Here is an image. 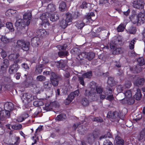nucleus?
I'll list each match as a JSON object with an SVG mask.
<instances>
[{
	"label": "nucleus",
	"mask_w": 145,
	"mask_h": 145,
	"mask_svg": "<svg viewBox=\"0 0 145 145\" xmlns=\"http://www.w3.org/2000/svg\"><path fill=\"white\" fill-rule=\"evenodd\" d=\"M61 75H57L55 73H52L51 77L50 78V81L54 86L56 87L57 86L59 80L61 79Z\"/></svg>",
	"instance_id": "nucleus-1"
},
{
	"label": "nucleus",
	"mask_w": 145,
	"mask_h": 145,
	"mask_svg": "<svg viewBox=\"0 0 145 145\" xmlns=\"http://www.w3.org/2000/svg\"><path fill=\"white\" fill-rule=\"evenodd\" d=\"M36 97L32 96V95L28 93L23 94L21 97V99L23 103H26V101L29 103L35 99Z\"/></svg>",
	"instance_id": "nucleus-2"
},
{
	"label": "nucleus",
	"mask_w": 145,
	"mask_h": 145,
	"mask_svg": "<svg viewBox=\"0 0 145 145\" xmlns=\"http://www.w3.org/2000/svg\"><path fill=\"white\" fill-rule=\"evenodd\" d=\"M119 95L121 96V97H120V102L123 104H125V102H124L125 100V97L126 98L131 97L132 96L131 92L130 90H127L124 91L123 93H120Z\"/></svg>",
	"instance_id": "nucleus-3"
},
{
	"label": "nucleus",
	"mask_w": 145,
	"mask_h": 145,
	"mask_svg": "<svg viewBox=\"0 0 145 145\" xmlns=\"http://www.w3.org/2000/svg\"><path fill=\"white\" fill-rule=\"evenodd\" d=\"M110 48L112 50L113 53L114 54H121L123 52L124 49L123 48H118L117 45L114 44L113 42L110 44Z\"/></svg>",
	"instance_id": "nucleus-4"
},
{
	"label": "nucleus",
	"mask_w": 145,
	"mask_h": 145,
	"mask_svg": "<svg viewBox=\"0 0 145 145\" xmlns=\"http://www.w3.org/2000/svg\"><path fill=\"white\" fill-rule=\"evenodd\" d=\"M19 56L18 53L12 54L8 56V58L10 60L13 61L14 63L21 62L22 58L19 57Z\"/></svg>",
	"instance_id": "nucleus-5"
},
{
	"label": "nucleus",
	"mask_w": 145,
	"mask_h": 145,
	"mask_svg": "<svg viewBox=\"0 0 145 145\" xmlns=\"http://www.w3.org/2000/svg\"><path fill=\"white\" fill-rule=\"evenodd\" d=\"M25 25L24 21L22 19H19L15 23V27L18 31H20L24 29V25Z\"/></svg>",
	"instance_id": "nucleus-6"
},
{
	"label": "nucleus",
	"mask_w": 145,
	"mask_h": 145,
	"mask_svg": "<svg viewBox=\"0 0 145 145\" xmlns=\"http://www.w3.org/2000/svg\"><path fill=\"white\" fill-rule=\"evenodd\" d=\"M144 3L142 0H137L133 3V7L136 8L142 9L144 8Z\"/></svg>",
	"instance_id": "nucleus-7"
},
{
	"label": "nucleus",
	"mask_w": 145,
	"mask_h": 145,
	"mask_svg": "<svg viewBox=\"0 0 145 145\" xmlns=\"http://www.w3.org/2000/svg\"><path fill=\"white\" fill-rule=\"evenodd\" d=\"M58 107V104L56 102H54L51 103L50 104L49 103L46 104L45 107H44L43 108L44 110L48 111L51 110L53 108H57Z\"/></svg>",
	"instance_id": "nucleus-8"
},
{
	"label": "nucleus",
	"mask_w": 145,
	"mask_h": 145,
	"mask_svg": "<svg viewBox=\"0 0 145 145\" xmlns=\"http://www.w3.org/2000/svg\"><path fill=\"white\" fill-rule=\"evenodd\" d=\"M80 124V123L75 124L74 125L73 128L74 130H76V128L78 127V131L79 133L81 135H84L86 133V128L85 127H84V128H83L82 125L78 126Z\"/></svg>",
	"instance_id": "nucleus-9"
},
{
	"label": "nucleus",
	"mask_w": 145,
	"mask_h": 145,
	"mask_svg": "<svg viewBox=\"0 0 145 145\" xmlns=\"http://www.w3.org/2000/svg\"><path fill=\"white\" fill-rule=\"evenodd\" d=\"M0 110V120L1 121L6 120L7 118H10V114L9 113L6 111Z\"/></svg>",
	"instance_id": "nucleus-10"
},
{
	"label": "nucleus",
	"mask_w": 145,
	"mask_h": 145,
	"mask_svg": "<svg viewBox=\"0 0 145 145\" xmlns=\"http://www.w3.org/2000/svg\"><path fill=\"white\" fill-rule=\"evenodd\" d=\"M107 117L112 119H116L118 121H119L120 116L119 113L117 111L114 112H109L108 113Z\"/></svg>",
	"instance_id": "nucleus-11"
},
{
	"label": "nucleus",
	"mask_w": 145,
	"mask_h": 145,
	"mask_svg": "<svg viewBox=\"0 0 145 145\" xmlns=\"http://www.w3.org/2000/svg\"><path fill=\"white\" fill-rule=\"evenodd\" d=\"M32 15L31 13L29 12L23 15V20L25 23V25L28 26L30 24V20L31 18Z\"/></svg>",
	"instance_id": "nucleus-12"
},
{
	"label": "nucleus",
	"mask_w": 145,
	"mask_h": 145,
	"mask_svg": "<svg viewBox=\"0 0 145 145\" xmlns=\"http://www.w3.org/2000/svg\"><path fill=\"white\" fill-rule=\"evenodd\" d=\"M48 33L44 29H40L37 31L35 35L38 37L43 38L46 37L48 35Z\"/></svg>",
	"instance_id": "nucleus-13"
},
{
	"label": "nucleus",
	"mask_w": 145,
	"mask_h": 145,
	"mask_svg": "<svg viewBox=\"0 0 145 145\" xmlns=\"http://www.w3.org/2000/svg\"><path fill=\"white\" fill-rule=\"evenodd\" d=\"M18 63H14L9 67V72L12 74L16 72L19 68V67Z\"/></svg>",
	"instance_id": "nucleus-14"
},
{
	"label": "nucleus",
	"mask_w": 145,
	"mask_h": 145,
	"mask_svg": "<svg viewBox=\"0 0 145 145\" xmlns=\"http://www.w3.org/2000/svg\"><path fill=\"white\" fill-rule=\"evenodd\" d=\"M4 110L3 111H6L10 113L9 111L12 110L14 108L13 104L10 102L5 103L4 105ZM10 114V113H9Z\"/></svg>",
	"instance_id": "nucleus-15"
},
{
	"label": "nucleus",
	"mask_w": 145,
	"mask_h": 145,
	"mask_svg": "<svg viewBox=\"0 0 145 145\" xmlns=\"http://www.w3.org/2000/svg\"><path fill=\"white\" fill-rule=\"evenodd\" d=\"M40 43V40L39 37H35L31 40V45L33 47H37Z\"/></svg>",
	"instance_id": "nucleus-16"
},
{
	"label": "nucleus",
	"mask_w": 145,
	"mask_h": 145,
	"mask_svg": "<svg viewBox=\"0 0 145 145\" xmlns=\"http://www.w3.org/2000/svg\"><path fill=\"white\" fill-rule=\"evenodd\" d=\"M136 12L135 11H133V14L129 18L131 21L134 24H135L137 23H139V20H138V14H136Z\"/></svg>",
	"instance_id": "nucleus-17"
},
{
	"label": "nucleus",
	"mask_w": 145,
	"mask_h": 145,
	"mask_svg": "<svg viewBox=\"0 0 145 145\" xmlns=\"http://www.w3.org/2000/svg\"><path fill=\"white\" fill-rule=\"evenodd\" d=\"M138 15L139 24H143L145 22V12H140L138 14Z\"/></svg>",
	"instance_id": "nucleus-18"
},
{
	"label": "nucleus",
	"mask_w": 145,
	"mask_h": 145,
	"mask_svg": "<svg viewBox=\"0 0 145 145\" xmlns=\"http://www.w3.org/2000/svg\"><path fill=\"white\" fill-rule=\"evenodd\" d=\"M103 31H107V29L106 27H101L97 28L95 30V33L94 32L92 33V34L94 37H99V35L97 34Z\"/></svg>",
	"instance_id": "nucleus-19"
},
{
	"label": "nucleus",
	"mask_w": 145,
	"mask_h": 145,
	"mask_svg": "<svg viewBox=\"0 0 145 145\" xmlns=\"http://www.w3.org/2000/svg\"><path fill=\"white\" fill-rule=\"evenodd\" d=\"M9 65V60L7 59H4L1 64V69L4 71L6 70Z\"/></svg>",
	"instance_id": "nucleus-20"
},
{
	"label": "nucleus",
	"mask_w": 145,
	"mask_h": 145,
	"mask_svg": "<svg viewBox=\"0 0 145 145\" xmlns=\"http://www.w3.org/2000/svg\"><path fill=\"white\" fill-rule=\"evenodd\" d=\"M55 65L58 68L62 69H64L66 66V65L64 61L62 60L57 62H55Z\"/></svg>",
	"instance_id": "nucleus-21"
},
{
	"label": "nucleus",
	"mask_w": 145,
	"mask_h": 145,
	"mask_svg": "<svg viewBox=\"0 0 145 145\" xmlns=\"http://www.w3.org/2000/svg\"><path fill=\"white\" fill-rule=\"evenodd\" d=\"M49 17L50 18V20L52 22L55 21L59 19V15L56 13L49 14Z\"/></svg>",
	"instance_id": "nucleus-22"
},
{
	"label": "nucleus",
	"mask_w": 145,
	"mask_h": 145,
	"mask_svg": "<svg viewBox=\"0 0 145 145\" xmlns=\"http://www.w3.org/2000/svg\"><path fill=\"white\" fill-rule=\"evenodd\" d=\"M130 69L134 73L139 72L142 70V67L138 65L134 66L132 67H131Z\"/></svg>",
	"instance_id": "nucleus-23"
},
{
	"label": "nucleus",
	"mask_w": 145,
	"mask_h": 145,
	"mask_svg": "<svg viewBox=\"0 0 145 145\" xmlns=\"http://www.w3.org/2000/svg\"><path fill=\"white\" fill-rule=\"evenodd\" d=\"M107 84L110 86L112 87L116 85L117 82L115 81L113 77H109L108 78Z\"/></svg>",
	"instance_id": "nucleus-24"
},
{
	"label": "nucleus",
	"mask_w": 145,
	"mask_h": 145,
	"mask_svg": "<svg viewBox=\"0 0 145 145\" xmlns=\"http://www.w3.org/2000/svg\"><path fill=\"white\" fill-rule=\"evenodd\" d=\"M137 92L134 96V98L137 100H140L142 98V94L140 90L139 89L136 88Z\"/></svg>",
	"instance_id": "nucleus-25"
},
{
	"label": "nucleus",
	"mask_w": 145,
	"mask_h": 145,
	"mask_svg": "<svg viewBox=\"0 0 145 145\" xmlns=\"http://www.w3.org/2000/svg\"><path fill=\"white\" fill-rule=\"evenodd\" d=\"M110 4L108 0H100L98 3L99 5L100 6H105V7L109 6Z\"/></svg>",
	"instance_id": "nucleus-26"
},
{
	"label": "nucleus",
	"mask_w": 145,
	"mask_h": 145,
	"mask_svg": "<svg viewBox=\"0 0 145 145\" xmlns=\"http://www.w3.org/2000/svg\"><path fill=\"white\" fill-rule=\"evenodd\" d=\"M116 143L119 145H123L124 143V140L120 137L117 136L115 137Z\"/></svg>",
	"instance_id": "nucleus-27"
},
{
	"label": "nucleus",
	"mask_w": 145,
	"mask_h": 145,
	"mask_svg": "<svg viewBox=\"0 0 145 145\" xmlns=\"http://www.w3.org/2000/svg\"><path fill=\"white\" fill-rule=\"evenodd\" d=\"M124 102H125V104H127L128 105H133L135 103L134 98L131 97L126 98Z\"/></svg>",
	"instance_id": "nucleus-28"
},
{
	"label": "nucleus",
	"mask_w": 145,
	"mask_h": 145,
	"mask_svg": "<svg viewBox=\"0 0 145 145\" xmlns=\"http://www.w3.org/2000/svg\"><path fill=\"white\" fill-rule=\"evenodd\" d=\"M145 138V128H144L140 131L139 136H138V139L140 141Z\"/></svg>",
	"instance_id": "nucleus-29"
},
{
	"label": "nucleus",
	"mask_w": 145,
	"mask_h": 145,
	"mask_svg": "<svg viewBox=\"0 0 145 145\" xmlns=\"http://www.w3.org/2000/svg\"><path fill=\"white\" fill-rule=\"evenodd\" d=\"M65 20L67 22H72L73 17L70 13L68 12L65 14Z\"/></svg>",
	"instance_id": "nucleus-30"
},
{
	"label": "nucleus",
	"mask_w": 145,
	"mask_h": 145,
	"mask_svg": "<svg viewBox=\"0 0 145 145\" xmlns=\"http://www.w3.org/2000/svg\"><path fill=\"white\" fill-rule=\"evenodd\" d=\"M79 93V90L77 89L74 92L71 93L69 95V97H71V99L73 100L75 97L78 96Z\"/></svg>",
	"instance_id": "nucleus-31"
},
{
	"label": "nucleus",
	"mask_w": 145,
	"mask_h": 145,
	"mask_svg": "<svg viewBox=\"0 0 145 145\" xmlns=\"http://www.w3.org/2000/svg\"><path fill=\"white\" fill-rule=\"evenodd\" d=\"M144 82V78H140L137 80L135 84L138 87H141L143 85Z\"/></svg>",
	"instance_id": "nucleus-32"
},
{
	"label": "nucleus",
	"mask_w": 145,
	"mask_h": 145,
	"mask_svg": "<svg viewBox=\"0 0 145 145\" xmlns=\"http://www.w3.org/2000/svg\"><path fill=\"white\" fill-rule=\"evenodd\" d=\"M47 9V11L48 12H54L55 11L56 9L55 5L52 4H50L48 6Z\"/></svg>",
	"instance_id": "nucleus-33"
},
{
	"label": "nucleus",
	"mask_w": 145,
	"mask_h": 145,
	"mask_svg": "<svg viewBox=\"0 0 145 145\" xmlns=\"http://www.w3.org/2000/svg\"><path fill=\"white\" fill-rule=\"evenodd\" d=\"M95 16V14L93 12H91L88 13L85 16V18L84 19V21L88 20L90 21L93 20L91 19V17Z\"/></svg>",
	"instance_id": "nucleus-34"
},
{
	"label": "nucleus",
	"mask_w": 145,
	"mask_h": 145,
	"mask_svg": "<svg viewBox=\"0 0 145 145\" xmlns=\"http://www.w3.org/2000/svg\"><path fill=\"white\" fill-rule=\"evenodd\" d=\"M85 23L81 21H77L76 22L75 26L78 29H81L85 25Z\"/></svg>",
	"instance_id": "nucleus-35"
},
{
	"label": "nucleus",
	"mask_w": 145,
	"mask_h": 145,
	"mask_svg": "<svg viewBox=\"0 0 145 145\" xmlns=\"http://www.w3.org/2000/svg\"><path fill=\"white\" fill-rule=\"evenodd\" d=\"M30 46V42L28 41H25L24 45L22 47V50L24 51H27L29 50Z\"/></svg>",
	"instance_id": "nucleus-36"
},
{
	"label": "nucleus",
	"mask_w": 145,
	"mask_h": 145,
	"mask_svg": "<svg viewBox=\"0 0 145 145\" xmlns=\"http://www.w3.org/2000/svg\"><path fill=\"white\" fill-rule=\"evenodd\" d=\"M66 115L64 114H61L58 115L56 117V120L57 121H63L65 119Z\"/></svg>",
	"instance_id": "nucleus-37"
},
{
	"label": "nucleus",
	"mask_w": 145,
	"mask_h": 145,
	"mask_svg": "<svg viewBox=\"0 0 145 145\" xmlns=\"http://www.w3.org/2000/svg\"><path fill=\"white\" fill-rule=\"evenodd\" d=\"M95 56V54L93 52L87 53L86 59L89 61H91L94 58Z\"/></svg>",
	"instance_id": "nucleus-38"
},
{
	"label": "nucleus",
	"mask_w": 145,
	"mask_h": 145,
	"mask_svg": "<svg viewBox=\"0 0 145 145\" xmlns=\"http://www.w3.org/2000/svg\"><path fill=\"white\" fill-rule=\"evenodd\" d=\"M126 24L124 23L121 24L117 27V30L118 32H121L123 31L125 28Z\"/></svg>",
	"instance_id": "nucleus-39"
},
{
	"label": "nucleus",
	"mask_w": 145,
	"mask_h": 145,
	"mask_svg": "<svg viewBox=\"0 0 145 145\" xmlns=\"http://www.w3.org/2000/svg\"><path fill=\"white\" fill-rule=\"evenodd\" d=\"M49 14L48 13H43L40 17V19L43 21H47V19L49 17Z\"/></svg>",
	"instance_id": "nucleus-40"
},
{
	"label": "nucleus",
	"mask_w": 145,
	"mask_h": 145,
	"mask_svg": "<svg viewBox=\"0 0 145 145\" xmlns=\"http://www.w3.org/2000/svg\"><path fill=\"white\" fill-rule=\"evenodd\" d=\"M42 65L40 64L36 67L35 71V73L37 74H39L42 72Z\"/></svg>",
	"instance_id": "nucleus-41"
},
{
	"label": "nucleus",
	"mask_w": 145,
	"mask_h": 145,
	"mask_svg": "<svg viewBox=\"0 0 145 145\" xmlns=\"http://www.w3.org/2000/svg\"><path fill=\"white\" fill-rule=\"evenodd\" d=\"M7 27L11 31H14V29L13 27L12 24L10 22H7L6 24Z\"/></svg>",
	"instance_id": "nucleus-42"
},
{
	"label": "nucleus",
	"mask_w": 145,
	"mask_h": 145,
	"mask_svg": "<svg viewBox=\"0 0 145 145\" xmlns=\"http://www.w3.org/2000/svg\"><path fill=\"white\" fill-rule=\"evenodd\" d=\"M25 40H18L16 42V46L22 49V47L24 45Z\"/></svg>",
	"instance_id": "nucleus-43"
},
{
	"label": "nucleus",
	"mask_w": 145,
	"mask_h": 145,
	"mask_svg": "<svg viewBox=\"0 0 145 145\" xmlns=\"http://www.w3.org/2000/svg\"><path fill=\"white\" fill-rule=\"evenodd\" d=\"M52 86L51 84L49 81H46L44 83L43 86L45 89L50 90Z\"/></svg>",
	"instance_id": "nucleus-44"
},
{
	"label": "nucleus",
	"mask_w": 145,
	"mask_h": 145,
	"mask_svg": "<svg viewBox=\"0 0 145 145\" xmlns=\"http://www.w3.org/2000/svg\"><path fill=\"white\" fill-rule=\"evenodd\" d=\"M82 75V77L84 78H90L92 75V72L89 71L84 73Z\"/></svg>",
	"instance_id": "nucleus-45"
},
{
	"label": "nucleus",
	"mask_w": 145,
	"mask_h": 145,
	"mask_svg": "<svg viewBox=\"0 0 145 145\" xmlns=\"http://www.w3.org/2000/svg\"><path fill=\"white\" fill-rule=\"evenodd\" d=\"M98 96L95 92H93L89 99L93 101H95L98 98Z\"/></svg>",
	"instance_id": "nucleus-46"
},
{
	"label": "nucleus",
	"mask_w": 145,
	"mask_h": 145,
	"mask_svg": "<svg viewBox=\"0 0 145 145\" xmlns=\"http://www.w3.org/2000/svg\"><path fill=\"white\" fill-rule=\"evenodd\" d=\"M66 7V4L65 2H61L59 6V8L61 9V10L62 11H64Z\"/></svg>",
	"instance_id": "nucleus-47"
},
{
	"label": "nucleus",
	"mask_w": 145,
	"mask_h": 145,
	"mask_svg": "<svg viewBox=\"0 0 145 145\" xmlns=\"http://www.w3.org/2000/svg\"><path fill=\"white\" fill-rule=\"evenodd\" d=\"M67 23L65 20L61 21L60 23V25L63 29H65L68 25Z\"/></svg>",
	"instance_id": "nucleus-48"
},
{
	"label": "nucleus",
	"mask_w": 145,
	"mask_h": 145,
	"mask_svg": "<svg viewBox=\"0 0 145 145\" xmlns=\"http://www.w3.org/2000/svg\"><path fill=\"white\" fill-rule=\"evenodd\" d=\"M44 105V103L41 101H35L33 103V105L36 107H39L42 106Z\"/></svg>",
	"instance_id": "nucleus-49"
},
{
	"label": "nucleus",
	"mask_w": 145,
	"mask_h": 145,
	"mask_svg": "<svg viewBox=\"0 0 145 145\" xmlns=\"http://www.w3.org/2000/svg\"><path fill=\"white\" fill-rule=\"evenodd\" d=\"M41 25L43 27L48 29L49 28L50 24L48 21H42L41 24Z\"/></svg>",
	"instance_id": "nucleus-50"
},
{
	"label": "nucleus",
	"mask_w": 145,
	"mask_h": 145,
	"mask_svg": "<svg viewBox=\"0 0 145 145\" xmlns=\"http://www.w3.org/2000/svg\"><path fill=\"white\" fill-rule=\"evenodd\" d=\"M1 40L2 42L4 43H7L10 41V39L7 38L5 36H2L1 38Z\"/></svg>",
	"instance_id": "nucleus-51"
},
{
	"label": "nucleus",
	"mask_w": 145,
	"mask_h": 145,
	"mask_svg": "<svg viewBox=\"0 0 145 145\" xmlns=\"http://www.w3.org/2000/svg\"><path fill=\"white\" fill-rule=\"evenodd\" d=\"M67 46L66 44H65L63 45H58L57 47L59 50H65Z\"/></svg>",
	"instance_id": "nucleus-52"
},
{
	"label": "nucleus",
	"mask_w": 145,
	"mask_h": 145,
	"mask_svg": "<svg viewBox=\"0 0 145 145\" xmlns=\"http://www.w3.org/2000/svg\"><path fill=\"white\" fill-rule=\"evenodd\" d=\"M128 31L130 33L133 34L136 32V30L135 27L132 26L129 28Z\"/></svg>",
	"instance_id": "nucleus-53"
},
{
	"label": "nucleus",
	"mask_w": 145,
	"mask_h": 145,
	"mask_svg": "<svg viewBox=\"0 0 145 145\" xmlns=\"http://www.w3.org/2000/svg\"><path fill=\"white\" fill-rule=\"evenodd\" d=\"M137 62L139 66H142L144 64L145 62L142 57H139L137 60Z\"/></svg>",
	"instance_id": "nucleus-54"
},
{
	"label": "nucleus",
	"mask_w": 145,
	"mask_h": 145,
	"mask_svg": "<svg viewBox=\"0 0 145 145\" xmlns=\"http://www.w3.org/2000/svg\"><path fill=\"white\" fill-rule=\"evenodd\" d=\"M36 79L39 81H44L46 80V77L43 75H40L37 76Z\"/></svg>",
	"instance_id": "nucleus-55"
},
{
	"label": "nucleus",
	"mask_w": 145,
	"mask_h": 145,
	"mask_svg": "<svg viewBox=\"0 0 145 145\" xmlns=\"http://www.w3.org/2000/svg\"><path fill=\"white\" fill-rule=\"evenodd\" d=\"M95 138L92 135V134L89 135L88 138V140L89 143H92L93 142Z\"/></svg>",
	"instance_id": "nucleus-56"
},
{
	"label": "nucleus",
	"mask_w": 145,
	"mask_h": 145,
	"mask_svg": "<svg viewBox=\"0 0 145 145\" xmlns=\"http://www.w3.org/2000/svg\"><path fill=\"white\" fill-rule=\"evenodd\" d=\"M87 52H82L78 56V57L80 60L83 59L84 58L86 59Z\"/></svg>",
	"instance_id": "nucleus-57"
},
{
	"label": "nucleus",
	"mask_w": 145,
	"mask_h": 145,
	"mask_svg": "<svg viewBox=\"0 0 145 145\" xmlns=\"http://www.w3.org/2000/svg\"><path fill=\"white\" fill-rule=\"evenodd\" d=\"M81 103L84 106H86L89 105V102L87 98H84L81 101Z\"/></svg>",
	"instance_id": "nucleus-58"
},
{
	"label": "nucleus",
	"mask_w": 145,
	"mask_h": 145,
	"mask_svg": "<svg viewBox=\"0 0 145 145\" xmlns=\"http://www.w3.org/2000/svg\"><path fill=\"white\" fill-rule=\"evenodd\" d=\"M93 121H97V122L102 123L103 121L102 118L100 117H95L92 119Z\"/></svg>",
	"instance_id": "nucleus-59"
},
{
	"label": "nucleus",
	"mask_w": 145,
	"mask_h": 145,
	"mask_svg": "<svg viewBox=\"0 0 145 145\" xmlns=\"http://www.w3.org/2000/svg\"><path fill=\"white\" fill-rule=\"evenodd\" d=\"M92 90H89L86 89L85 91V93H84L85 95L87 96L89 98L90 96L91 95L92 93Z\"/></svg>",
	"instance_id": "nucleus-60"
},
{
	"label": "nucleus",
	"mask_w": 145,
	"mask_h": 145,
	"mask_svg": "<svg viewBox=\"0 0 145 145\" xmlns=\"http://www.w3.org/2000/svg\"><path fill=\"white\" fill-rule=\"evenodd\" d=\"M136 42V41L134 39L131 40L129 44V48L131 50H132L134 48V44Z\"/></svg>",
	"instance_id": "nucleus-61"
},
{
	"label": "nucleus",
	"mask_w": 145,
	"mask_h": 145,
	"mask_svg": "<svg viewBox=\"0 0 145 145\" xmlns=\"http://www.w3.org/2000/svg\"><path fill=\"white\" fill-rule=\"evenodd\" d=\"M96 88V91L98 93L100 94L103 92V88L100 87L96 86L95 85V87Z\"/></svg>",
	"instance_id": "nucleus-62"
},
{
	"label": "nucleus",
	"mask_w": 145,
	"mask_h": 145,
	"mask_svg": "<svg viewBox=\"0 0 145 145\" xmlns=\"http://www.w3.org/2000/svg\"><path fill=\"white\" fill-rule=\"evenodd\" d=\"M112 92V89L110 88H107L104 91V93L106 95H109L111 94Z\"/></svg>",
	"instance_id": "nucleus-63"
},
{
	"label": "nucleus",
	"mask_w": 145,
	"mask_h": 145,
	"mask_svg": "<svg viewBox=\"0 0 145 145\" xmlns=\"http://www.w3.org/2000/svg\"><path fill=\"white\" fill-rule=\"evenodd\" d=\"M103 145H113V144L110 140L106 139L104 141Z\"/></svg>",
	"instance_id": "nucleus-64"
}]
</instances>
